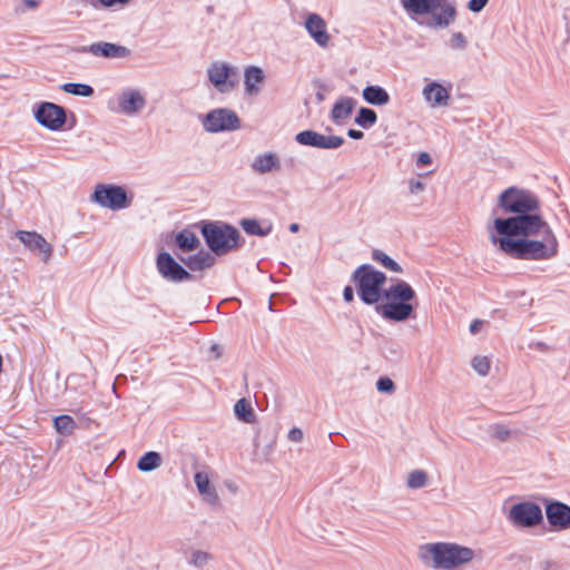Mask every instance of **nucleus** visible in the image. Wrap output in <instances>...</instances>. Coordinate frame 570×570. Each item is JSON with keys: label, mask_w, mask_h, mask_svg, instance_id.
Returning <instances> with one entry per match:
<instances>
[{"label": "nucleus", "mask_w": 570, "mask_h": 570, "mask_svg": "<svg viewBox=\"0 0 570 570\" xmlns=\"http://www.w3.org/2000/svg\"><path fill=\"white\" fill-rule=\"evenodd\" d=\"M303 431L299 428H293L289 430L287 438L291 442L299 443L303 440Z\"/></svg>", "instance_id": "obj_43"}, {"label": "nucleus", "mask_w": 570, "mask_h": 570, "mask_svg": "<svg viewBox=\"0 0 570 570\" xmlns=\"http://www.w3.org/2000/svg\"><path fill=\"white\" fill-rule=\"evenodd\" d=\"M41 0H21L24 8L33 10L40 6Z\"/></svg>", "instance_id": "obj_45"}, {"label": "nucleus", "mask_w": 570, "mask_h": 570, "mask_svg": "<svg viewBox=\"0 0 570 570\" xmlns=\"http://www.w3.org/2000/svg\"><path fill=\"white\" fill-rule=\"evenodd\" d=\"M419 558L435 570H464L476 558L474 549L456 542L441 541L422 544Z\"/></svg>", "instance_id": "obj_3"}, {"label": "nucleus", "mask_w": 570, "mask_h": 570, "mask_svg": "<svg viewBox=\"0 0 570 570\" xmlns=\"http://www.w3.org/2000/svg\"><path fill=\"white\" fill-rule=\"evenodd\" d=\"M489 434L499 442H509L521 435V431L510 424L497 423L489 428Z\"/></svg>", "instance_id": "obj_24"}, {"label": "nucleus", "mask_w": 570, "mask_h": 570, "mask_svg": "<svg viewBox=\"0 0 570 570\" xmlns=\"http://www.w3.org/2000/svg\"><path fill=\"white\" fill-rule=\"evenodd\" d=\"M428 473L424 470H413L407 474L406 487L412 490L422 489L428 485Z\"/></svg>", "instance_id": "obj_34"}, {"label": "nucleus", "mask_w": 570, "mask_h": 570, "mask_svg": "<svg viewBox=\"0 0 570 570\" xmlns=\"http://www.w3.org/2000/svg\"><path fill=\"white\" fill-rule=\"evenodd\" d=\"M36 121L50 131H60L67 121V114L63 107L43 101L33 108Z\"/></svg>", "instance_id": "obj_11"}, {"label": "nucleus", "mask_w": 570, "mask_h": 570, "mask_svg": "<svg viewBox=\"0 0 570 570\" xmlns=\"http://www.w3.org/2000/svg\"><path fill=\"white\" fill-rule=\"evenodd\" d=\"M288 228H289V230H291L292 233H297V232H298V229H299V225H298V224H296V223H293V224H291V225H289V227H288Z\"/></svg>", "instance_id": "obj_48"}, {"label": "nucleus", "mask_w": 570, "mask_h": 570, "mask_svg": "<svg viewBox=\"0 0 570 570\" xmlns=\"http://www.w3.org/2000/svg\"><path fill=\"white\" fill-rule=\"evenodd\" d=\"M471 367L473 371L484 377L488 376L491 370L492 357L490 355H475L471 358Z\"/></svg>", "instance_id": "obj_30"}, {"label": "nucleus", "mask_w": 570, "mask_h": 570, "mask_svg": "<svg viewBox=\"0 0 570 570\" xmlns=\"http://www.w3.org/2000/svg\"><path fill=\"white\" fill-rule=\"evenodd\" d=\"M376 389L379 392L392 394L395 391V385L390 377L383 376L376 381Z\"/></svg>", "instance_id": "obj_38"}, {"label": "nucleus", "mask_w": 570, "mask_h": 570, "mask_svg": "<svg viewBox=\"0 0 570 570\" xmlns=\"http://www.w3.org/2000/svg\"><path fill=\"white\" fill-rule=\"evenodd\" d=\"M161 456L158 452H146L137 462V468L141 472H151L161 465Z\"/></svg>", "instance_id": "obj_27"}, {"label": "nucleus", "mask_w": 570, "mask_h": 570, "mask_svg": "<svg viewBox=\"0 0 570 570\" xmlns=\"http://www.w3.org/2000/svg\"><path fill=\"white\" fill-rule=\"evenodd\" d=\"M432 164V157L429 153L422 151L417 155L415 165L417 168H424Z\"/></svg>", "instance_id": "obj_41"}, {"label": "nucleus", "mask_w": 570, "mask_h": 570, "mask_svg": "<svg viewBox=\"0 0 570 570\" xmlns=\"http://www.w3.org/2000/svg\"><path fill=\"white\" fill-rule=\"evenodd\" d=\"M250 169L258 175L278 173L282 169L281 157L273 151L257 154L250 163Z\"/></svg>", "instance_id": "obj_19"}, {"label": "nucleus", "mask_w": 570, "mask_h": 570, "mask_svg": "<svg viewBox=\"0 0 570 570\" xmlns=\"http://www.w3.org/2000/svg\"><path fill=\"white\" fill-rule=\"evenodd\" d=\"M183 262L190 271H203L212 267L215 263V258L207 252H199L183 259Z\"/></svg>", "instance_id": "obj_25"}, {"label": "nucleus", "mask_w": 570, "mask_h": 570, "mask_svg": "<svg viewBox=\"0 0 570 570\" xmlns=\"http://www.w3.org/2000/svg\"><path fill=\"white\" fill-rule=\"evenodd\" d=\"M97 3L105 9H111V8H125L127 7L132 0H96Z\"/></svg>", "instance_id": "obj_39"}, {"label": "nucleus", "mask_w": 570, "mask_h": 570, "mask_svg": "<svg viewBox=\"0 0 570 570\" xmlns=\"http://www.w3.org/2000/svg\"><path fill=\"white\" fill-rule=\"evenodd\" d=\"M386 275L370 264L358 266L352 274V281L363 303L374 305L380 302L377 312L392 322H405L415 316L417 294L403 279H394L385 288Z\"/></svg>", "instance_id": "obj_2"}, {"label": "nucleus", "mask_w": 570, "mask_h": 570, "mask_svg": "<svg viewBox=\"0 0 570 570\" xmlns=\"http://www.w3.org/2000/svg\"><path fill=\"white\" fill-rule=\"evenodd\" d=\"M316 97H317V99H318L320 101L324 100V95H323V94H321V92H318V94L316 95Z\"/></svg>", "instance_id": "obj_49"}, {"label": "nucleus", "mask_w": 570, "mask_h": 570, "mask_svg": "<svg viewBox=\"0 0 570 570\" xmlns=\"http://www.w3.org/2000/svg\"><path fill=\"white\" fill-rule=\"evenodd\" d=\"M343 298L345 302L350 303L354 299V291L351 286H346L343 291Z\"/></svg>", "instance_id": "obj_46"}, {"label": "nucleus", "mask_w": 570, "mask_h": 570, "mask_svg": "<svg viewBox=\"0 0 570 570\" xmlns=\"http://www.w3.org/2000/svg\"><path fill=\"white\" fill-rule=\"evenodd\" d=\"M16 237L31 253L38 255L43 263L51 259L53 248L45 237L37 232L17 230Z\"/></svg>", "instance_id": "obj_14"}, {"label": "nucleus", "mask_w": 570, "mask_h": 570, "mask_svg": "<svg viewBox=\"0 0 570 570\" xmlns=\"http://www.w3.org/2000/svg\"><path fill=\"white\" fill-rule=\"evenodd\" d=\"M156 265L159 274L167 281L178 283L190 278V274L169 253H160Z\"/></svg>", "instance_id": "obj_17"}, {"label": "nucleus", "mask_w": 570, "mask_h": 570, "mask_svg": "<svg viewBox=\"0 0 570 570\" xmlns=\"http://www.w3.org/2000/svg\"><path fill=\"white\" fill-rule=\"evenodd\" d=\"M235 416L245 423H253L256 419L252 404L246 399L238 400L234 405Z\"/></svg>", "instance_id": "obj_26"}, {"label": "nucleus", "mask_w": 570, "mask_h": 570, "mask_svg": "<svg viewBox=\"0 0 570 570\" xmlns=\"http://www.w3.org/2000/svg\"><path fill=\"white\" fill-rule=\"evenodd\" d=\"M409 193L416 195L425 189V184L419 179H409L407 181Z\"/></svg>", "instance_id": "obj_40"}, {"label": "nucleus", "mask_w": 570, "mask_h": 570, "mask_svg": "<svg viewBox=\"0 0 570 570\" xmlns=\"http://www.w3.org/2000/svg\"><path fill=\"white\" fill-rule=\"evenodd\" d=\"M242 228L249 235L266 236L272 232V225L262 227L258 220L246 218L240 222Z\"/></svg>", "instance_id": "obj_32"}, {"label": "nucleus", "mask_w": 570, "mask_h": 570, "mask_svg": "<svg viewBox=\"0 0 570 570\" xmlns=\"http://www.w3.org/2000/svg\"><path fill=\"white\" fill-rule=\"evenodd\" d=\"M469 41L463 32L455 31L452 32L449 40H448V47L451 50L455 51H463L468 48Z\"/></svg>", "instance_id": "obj_36"}, {"label": "nucleus", "mask_w": 570, "mask_h": 570, "mask_svg": "<svg viewBox=\"0 0 570 570\" xmlns=\"http://www.w3.org/2000/svg\"><path fill=\"white\" fill-rule=\"evenodd\" d=\"M147 105L145 94L137 88H125L108 101V108L118 115L134 117Z\"/></svg>", "instance_id": "obj_8"}, {"label": "nucleus", "mask_w": 570, "mask_h": 570, "mask_svg": "<svg viewBox=\"0 0 570 570\" xmlns=\"http://www.w3.org/2000/svg\"><path fill=\"white\" fill-rule=\"evenodd\" d=\"M202 125L207 132L235 131L240 128L238 115L228 108H216L202 118Z\"/></svg>", "instance_id": "obj_10"}, {"label": "nucleus", "mask_w": 570, "mask_h": 570, "mask_svg": "<svg viewBox=\"0 0 570 570\" xmlns=\"http://www.w3.org/2000/svg\"><path fill=\"white\" fill-rule=\"evenodd\" d=\"M354 121L357 126L367 129L376 124L377 115L371 108L361 107Z\"/></svg>", "instance_id": "obj_31"}, {"label": "nucleus", "mask_w": 570, "mask_h": 570, "mask_svg": "<svg viewBox=\"0 0 570 570\" xmlns=\"http://www.w3.org/2000/svg\"><path fill=\"white\" fill-rule=\"evenodd\" d=\"M372 258L376 263H379L382 267L385 269L393 272V273H403V268L400 266L399 263H396L393 258H391L386 253L374 249L372 252Z\"/></svg>", "instance_id": "obj_28"}, {"label": "nucleus", "mask_w": 570, "mask_h": 570, "mask_svg": "<svg viewBox=\"0 0 570 570\" xmlns=\"http://www.w3.org/2000/svg\"><path fill=\"white\" fill-rule=\"evenodd\" d=\"M483 327V322L481 320H474L471 324H470V333L471 334H476L479 333Z\"/></svg>", "instance_id": "obj_44"}, {"label": "nucleus", "mask_w": 570, "mask_h": 570, "mask_svg": "<svg viewBox=\"0 0 570 570\" xmlns=\"http://www.w3.org/2000/svg\"><path fill=\"white\" fill-rule=\"evenodd\" d=\"M176 243L181 250L189 252L197 248L199 239L189 230H183L176 236Z\"/></svg>", "instance_id": "obj_29"}, {"label": "nucleus", "mask_w": 570, "mask_h": 570, "mask_svg": "<svg viewBox=\"0 0 570 570\" xmlns=\"http://www.w3.org/2000/svg\"><path fill=\"white\" fill-rule=\"evenodd\" d=\"M202 234L208 247L217 255H223L238 247L239 233L227 224L220 222L207 223Z\"/></svg>", "instance_id": "obj_6"}, {"label": "nucleus", "mask_w": 570, "mask_h": 570, "mask_svg": "<svg viewBox=\"0 0 570 570\" xmlns=\"http://www.w3.org/2000/svg\"><path fill=\"white\" fill-rule=\"evenodd\" d=\"M134 195L125 186L115 184H97L90 202L110 210H121L131 206Z\"/></svg>", "instance_id": "obj_7"}, {"label": "nucleus", "mask_w": 570, "mask_h": 570, "mask_svg": "<svg viewBox=\"0 0 570 570\" xmlns=\"http://www.w3.org/2000/svg\"><path fill=\"white\" fill-rule=\"evenodd\" d=\"M56 431L62 435H70L77 428L76 421L70 415H59L53 420Z\"/></svg>", "instance_id": "obj_33"}, {"label": "nucleus", "mask_w": 570, "mask_h": 570, "mask_svg": "<svg viewBox=\"0 0 570 570\" xmlns=\"http://www.w3.org/2000/svg\"><path fill=\"white\" fill-rule=\"evenodd\" d=\"M295 140L303 146L321 149H336L344 144V138L335 135H323L314 130H303L295 136Z\"/></svg>", "instance_id": "obj_15"}, {"label": "nucleus", "mask_w": 570, "mask_h": 570, "mask_svg": "<svg viewBox=\"0 0 570 570\" xmlns=\"http://www.w3.org/2000/svg\"><path fill=\"white\" fill-rule=\"evenodd\" d=\"M61 89L69 95L80 97H91L94 95V88L87 83L67 82L61 86Z\"/></svg>", "instance_id": "obj_35"}, {"label": "nucleus", "mask_w": 570, "mask_h": 570, "mask_svg": "<svg viewBox=\"0 0 570 570\" xmlns=\"http://www.w3.org/2000/svg\"><path fill=\"white\" fill-rule=\"evenodd\" d=\"M206 73L209 83L220 94L232 91L238 83L237 67L224 60L213 61Z\"/></svg>", "instance_id": "obj_9"}, {"label": "nucleus", "mask_w": 570, "mask_h": 570, "mask_svg": "<svg viewBox=\"0 0 570 570\" xmlns=\"http://www.w3.org/2000/svg\"><path fill=\"white\" fill-rule=\"evenodd\" d=\"M544 515L550 530L563 532L570 530V505L564 502L544 499Z\"/></svg>", "instance_id": "obj_13"}, {"label": "nucleus", "mask_w": 570, "mask_h": 570, "mask_svg": "<svg viewBox=\"0 0 570 570\" xmlns=\"http://www.w3.org/2000/svg\"><path fill=\"white\" fill-rule=\"evenodd\" d=\"M424 82L422 97L430 108L436 109L450 106L453 89L451 81L425 79Z\"/></svg>", "instance_id": "obj_12"}, {"label": "nucleus", "mask_w": 570, "mask_h": 570, "mask_svg": "<svg viewBox=\"0 0 570 570\" xmlns=\"http://www.w3.org/2000/svg\"><path fill=\"white\" fill-rule=\"evenodd\" d=\"M507 522L517 530H531L542 524L541 507L531 500H518L503 505Z\"/></svg>", "instance_id": "obj_5"}, {"label": "nucleus", "mask_w": 570, "mask_h": 570, "mask_svg": "<svg viewBox=\"0 0 570 570\" xmlns=\"http://www.w3.org/2000/svg\"><path fill=\"white\" fill-rule=\"evenodd\" d=\"M488 2L489 0H470L466 7L471 12L478 13L487 6Z\"/></svg>", "instance_id": "obj_42"}, {"label": "nucleus", "mask_w": 570, "mask_h": 570, "mask_svg": "<svg viewBox=\"0 0 570 570\" xmlns=\"http://www.w3.org/2000/svg\"><path fill=\"white\" fill-rule=\"evenodd\" d=\"M303 26L308 36L318 47L325 49L330 46L332 37L323 17L315 12L307 13Z\"/></svg>", "instance_id": "obj_16"}, {"label": "nucleus", "mask_w": 570, "mask_h": 570, "mask_svg": "<svg viewBox=\"0 0 570 570\" xmlns=\"http://www.w3.org/2000/svg\"><path fill=\"white\" fill-rule=\"evenodd\" d=\"M498 207L514 216L493 219L488 227L493 246L511 258L548 262L559 254V240L551 225L539 214L538 196L524 188L509 187L498 197Z\"/></svg>", "instance_id": "obj_1"}, {"label": "nucleus", "mask_w": 570, "mask_h": 570, "mask_svg": "<svg viewBox=\"0 0 570 570\" xmlns=\"http://www.w3.org/2000/svg\"><path fill=\"white\" fill-rule=\"evenodd\" d=\"M86 51L94 57H102L107 59H128L131 57V50L126 46L98 41L88 46Z\"/></svg>", "instance_id": "obj_18"}, {"label": "nucleus", "mask_w": 570, "mask_h": 570, "mask_svg": "<svg viewBox=\"0 0 570 570\" xmlns=\"http://www.w3.org/2000/svg\"><path fill=\"white\" fill-rule=\"evenodd\" d=\"M265 82V73L261 67L249 66L244 70V92L246 96L256 97Z\"/></svg>", "instance_id": "obj_21"}, {"label": "nucleus", "mask_w": 570, "mask_h": 570, "mask_svg": "<svg viewBox=\"0 0 570 570\" xmlns=\"http://www.w3.org/2000/svg\"><path fill=\"white\" fill-rule=\"evenodd\" d=\"M194 482L205 503L212 507H216L219 503L218 492L207 471H197L194 475Z\"/></svg>", "instance_id": "obj_20"}, {"label": "nucleus", "mask_w": 570, "mask_h": 570, "mask_svg": "<svg viewBox=\"0 0 570 570\" xmlns=\"http://www.w3.org/2000/svg\"><path fill=\"white\" fill-rule=\"evenodd\" d=\"M347 135L352 139H362L364 136L363 131L356 129H348Z\"/></svg>", "instance_id": "obj_47"}, {"label": "nucleus", "mask_w": 570, "mask_h": 570, "mask_svg": "<svg viewBox=\"0 0 570 570\" xmlns=\"http://www.w3.org/2000/svg\"><path fill=\"white\" fill-rule=\"evenodd\" d=\"M400 2L411 19L429 16L426 26L431 29H445L458 18V9L453 0H400Z\"/></svg>", "instance_id": "obj_4"}, {"label": "nucleus", "mask_w": 570, "mask_h": 570, "mask_svg": "<svg viewBox=\"0 0 570 570\" xmlns=\"http://www.w3.org/2000/svg\"><path fill=\"white\" fill-rule=\"evenodd\" d=\"M213 559V556L203 550H194L189 557V564L195 568H204Z\"/></svg>", "instance_id": "obj_37"}, {"label": "nucleus", "mask_w": 570, "mask_h": 570, "mask_svg": "<svg viewBox=\"0 0 570 570\" xmlns=\"http://www.w3.org/2000/svg\"><path fill=\"white\" fill-rule=\"evenodd\" d=\"M362 98L372 106H386L391 101L390 94L379 85H370L363 88Z\"/></svg>", "instance_id": "obj_23"}, {"label": "nucleus", "mask_w": 570, "mask_h": 570, "mask_svg": "<svg viewBox=\"0 0 570 570\" xmlns=\"http://www.w3.org/2000/svg\"><path fill=\"white\" fill-rule=\"evenodd\" d=\"M356 100L348 96L338 97L331 110L330 118L336 125L344 124L353 114Z\"/></svg>", "instance_id": "obj_22"}]
</instances>
